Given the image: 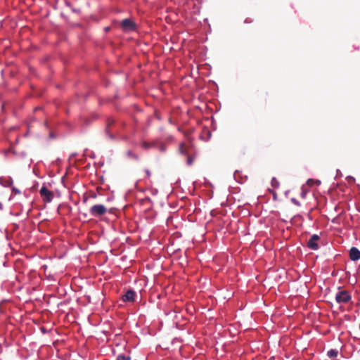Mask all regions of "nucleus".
I'll list each match as a JSON object with an SVG mask.
<instances>
[{
  "label": "nucleus",
  "mask_w": 360,
  "mask_h": 360,
  "mask_svg": "<svg viewBox=\"0 0 360 360\" xmlns=\"http://www.w3.org/2000/svg\"><path fill=\"white\" fill-rule=\"evenodd\" d=\"M106 212L107 208L105 207V206L101 204L94 205L89 210V213L91 216L94 217L103 216L106 213Z\"/></svg>",
  "instance_id": "1"
},
{
  "label": "nucleus",
  "mask_w": 360,
  "mask_h": 360,
  "mask_svg": "<svg viewBox=\"0 0 360 360\" xmlns=\"http://www.w3.org/2000/svg\"><path fill=\"white\" fill-rule=\"evenodd\" d=\"M351 295L347 290H340L335 295V300L339 304H346L351 300Z\"/></svg>",
  "instance_id": "2"
},
{
  "label": "nucleus",
  "mask_w": 360,
  "mask_h": 360,
  "mask_svg": "<svg viewBox=\"0 0 360 360\" xmlns=\"http://www.w3.org/2000/svg\"><path fill=\"white\" fill-rule=\"evenodd\" d=\"M39 193L43 200L46 202H50L54 197V193L52 191L48 190L45 186H43L41 188Z\"/></svg>",
  "instance_id": "3"
},
{
  "label": "nucleus",
  "mask_w": 360,
  "mask_h": 360,
  "mask_svg": "<svg viewBox=\"0 0 360 360\" xmlns=\"http://www.w3.org/2000/svg\"><path fill=\"white\" fill-rule=\"evenodd\" d=\"M121 26L125 32L133 31L136 28L135 23L129 18L124 19L121 22Z\"/></svg>",
  "instance_id": "4"
},
{
  "label": "nucleus",
  "mask_w": 360,
  "mask_h": 360,
  "mask_svg": "<svg viewBox=\"0 0 360 360\" xmlns=\"http://www.w3.org/2000/svg\"><path fill=\"white\" fill-rule=\"evenodd\" d=\"M320 239L319 236L316 234H314L311 236L310 239L307 242V247L313 250H316L319 249V245L316 243V241Z\"/></svg>",
  "instance_id": "5"
},
{
  "label": "nucleus",
  "mask_w": 360,
  "mask_h": 360,
  "mask_svg": "<svg viewBox=\"0 0 360 360\" xmlns=\"http://www.w3.org/2000/svg\"><path fill=\"white\" fill-rule=\"evenodd\" d=\"M136 292L132 290H129L127 292L122 295L123 302H134Z\"/></svg>",
  "instance_id": "6"
},
{
  "label": "nucleus",
  "mask_w": 360,
  "mask_h": 360,
  "mask_svg": "<svg viewBox=\"0 0 360 360\" xmlns=\"http://www.w3.org/2000/svg\"><path fill=\"white\" fill-rule=\"evenodd\" d=\"M349 257L352 261H357L360 259V251L358 248L352 247L349 250Z\"/></svg>",
  "instance_id": "7"
},
{
  "label": "nucleus",
  "mask_w": 360,
  "mask_h": 360,
  "mask_svg": "<svg viewBox=\"0 0 360 360\" xmlns=\"http://www.w3.org/2000/svg\"><path fill=\"white\" fill-rule=\"evenodd\" d=\"M338 351L337 349H330L327 353L328 356L330 358H335L338 356Z\"/></svg>",
  "instance_id": "8"
},
{
  "label": "nucleus",
  "mask_w": 360,
  "mask_h": 360,
  "mask_svg": "<svg viewBox=\"0 0 360 360\" xmlns=\"http://www.w3.org/2000/svg\"><path fill=\"white\" fill-rule=\"evenodd\" d=\"M271 186L275 188H277L279 187V181H278V179L276 178V177H273L272 179H271Z\"/></svg>",
  "instance_id": "9"
},
{
  "label": "nucleus",
  "mask_w": 360,
  "mask_h": 360,
  "mask_svg": "<svg viewBox=\"0 0 360 360\" xmlns=\"http://www.w3.org/2000/svg\"><path fill=\"white\" fill-rule=\"evenodd\" d=\"M179 150L181 153L187 154L186 147L184 143L180 144Z\"/></svg>",
  "instance_id": "10"
},
{
  "label": "nucleus",
  "mask_w": 360,
  "mask_h": 360,
  "mask_svg": "<svg viewBox=\"0 0 360 360\" xmlns=\"http://www.w3.org/2000/svg\"><path fill=\"white\" fill-rule=\"evenodd\" d=\"M116 360H131V356L129 355L119 354Z\"/></svg>",
  "instance_id": "11"
},
{
  "label": "nucleus",
  "mask_w": 360,
  "mask_h": 360,
  "mask_svg": "<svg viewBox=\"0 0 360 360\" xmlns=\"http://www.w3.org/2000/svg\"><path fill=\"white\" fill-rule=\"evenodd\" d=\"M153 145L150 144V143H148L147 142H143L142 143V146L146 148V149H148L149 148H150Z\"/></svg>",
  "instance_id": "12"
},
{
  "label": "nucleus",
  "mask_w": 360,
  "mask_h": 360,
  "mask_svg": "<svg viewBox=\"0 0 360 360\" xmlns=\"http://www.w3.org/2000/svg\"><path fill=\"white\" fill-rule=\"evenodd\" d=\"M291 201L292 203H294L295 205L300 206V203L298 200H297L295 198H292Z\"/></svg>",
  "instance_id": "13"
},
{
  "label": "nucleus",
  "mask_w": 360,
  "mask_h": 360,
  "mask_svg": "<svg viewBox=\"0 0 360 360\" xmlns=\"http://www.w3.org/2000/svg\"><path fill=\"white\" fill-rule=\"evenodd\" d=\"M270 191L273 195L274 200H277V193L274 191Z\"/></svg>",
  "instance_id": "14"
},
{
  "label": "nucleus",
  "mask_w": 360,
  "mask_h": 360,
  "mask_svg": "<svg viewBox=\"0 0 360 360\" xmlns=\"http://www.w3.org/2000/svg\"><path fill=\"white\" fill-rule=\"evenodd\" d=\"M127 155L131 158H137L136 155H135L134 154H133V153L131 151H128L127 152Z\"/></svg>",
  "instance_id": "15"
},
{
  "label": "nucleus",
  "mask_w": 360,
  "mask_h": 360,
  "mask_svg": "<svg viewBox=\"0 0 360 360\" xmlns=\"http://www.w3.org/2000/svg\"><path fill=\"white\" fill-rule=\"evenodd\" d=\"M187 162L188 165H191L193 162V159L191 156H188Z\"/></svg>",
  "instance_id": "16"
},
{
  "label": "nucleus",
  "mask_w": 360,
  "mask_h": 360,
  "mask_svg": "<svg viewBox=\"0 0 360 360\" xmlns=\"http://www.w3.org/2000/svg\"><path fill=\"white\" fill-rule=\"evenodd\" d=\"M13 191L15 193H20V191H19L18 189H16V188H13Z\"/></svg>",
  "instance_id": "17"
},
{
  "label": "nucleus",
  "mask_w": 360,
  "mask_h": 360,
  "mask_svg": "<svg viewBox=\"0 0 360 360\" xmlns=\"http://www.w3.org/2000/svg\"><path fill=\"white\" fill-rule=\"evenodd\" d=\"M311 181H312L311 179H309V180L307 181V184H309V185H311V183H310V182H311Z\"/></svg>",
  "instance_id": "18"
},
{
  "label": "nucleus",
  "mask_w": 360,
  "mask_h": 360,
  "mask_svg": "<svg viewBox=\"0 0 360 360\" xmlns=\"http://www.w3.org/2000/svg\"><path fill=\"white\" fill-rule=\"evenodd\" d=\"M302 196L304 198V193H302Z\"/></svg>",
  "instance_id": "19"
}]
</instances>
